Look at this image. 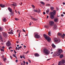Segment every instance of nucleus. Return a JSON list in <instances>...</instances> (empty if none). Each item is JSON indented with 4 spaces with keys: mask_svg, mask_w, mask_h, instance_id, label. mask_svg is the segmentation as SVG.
I'll return each instance as SVG.
<instances>
[{
    "mask_svg": "<svg viewBox=\"0 0 65 65\" xmlns=\"http://www.w3.org/2000/svg\"><path fill=\"white\" fill-rule=\"evenodd\" d=\"M63 52L62 50L60 49H58L57 50V52L56 53V55L57 56H59L61 55V53H62Z\"/></svg>",
    "mask_w": 65,
    "mask_h": 65,
    "instance_id": "obj_1",
    "label": "nucleus"
},
{
    "mask_svg": "<svg viewBox=\"0 0 65 65\" xmlns=\"http://www.w3.org/2000/svg\"><path fill=\"white\" fill-rule=\"evenodd\" d=\"M43 51L44 53L46 55H49L50 53V51H48V50L46 48L44 49Z\"/></svg>",
    "mask_w": 65,
    "mask_h": 65,
    "instance_id": "obj_2",
    "label": "nucleus"
},
{
    "mask_svg": "<svg viewBox=\"0 0 65 65\" xmlns=\"http://www.w3.org/2000/svg\"><path fill=\"white\" fill-rule=\"evenodd\" d=\"M44 38L46 39L48 42H50L51 41V39H50V38L48 37L45 34H44Z\"/></svg>",
    "mask_w": 65,
    "mask_h": 65,
    "instance_id": "obj_3",
    "label": "nucleus"
},
{
    "mask_svg": "<svg viewBox=\"0 0 65 65\" xmlns=\"http://www.w3.org/2000/svg\"><path fill=\"white\" fill-rule=\"evenodd\" d=\"M54 41L55 42H59L60 41V38H54Z\"/></svg>",
    "mask_w": 65,
    "mask_h": 65,
    "instance_id": "obj_4",
    "label": "nucleus"
},
{
    "mask_svg": "<svg viewBox=\"0 0 65 65\" xmlns=\"http://www.w3.org/2000/svg\"><path fill=\"white\" fill-rule=\"evenodd\" d=\"M56 13V11L55 10H54L53 12H50V14H52L53 15H55Z\"/></svg>",
    "mask_w": 65,
    "mask_h": 65,
    "instance_id": "obj_5",
    "label": "nucleus"
},
{
    "mask_svg": "<svg viewBox=\"0 0 65 65\" xmlns=\"http://www.w3.org/2000/svg\"><path fill=\"white\" fill-rule=\"evenodd\" d=\"M6 45L8 46H9L10 45H11V43H10V42L9 41H8V42H7L6 43Z\"/></svg>",
    "mask_w": 65,
    "mask_h": 65,
    "instance_id": "obj_6",
    "label": "nucleus"
},
{
    "mask_svg": "<svg viewBox=\"0 0 65 65\" xmlns=\"http://www.w3.org/2000/svg\"><path fill=\"white\" fill-rule=\"evenodd\" d=\"M49 24L51 26H53L54 24V22L53 21H50L49 22Z\"/></svg>",
    "mask_w": 65,
    "mask_h": 65,
    "instance_id": "obj_7",
    "label": "nucleus"
},
{
    "mask_svg": "<svg viewBox=\"0 0 65 65\" xmlns=\"http://www.w3.org/2000/svg\"><path fill=\"white\" fill-rule=\"evenodd\" d=\"M35 36L36 38H39L40 37V36L37 34H36L35 35Z\"/></svg>",
    "mask_w": 65,
    "mask_h": 65,
    "instance_id": "obj_8",
    "label": "nucleus"
},
{
    "mask_svg": "<svg viewBox=\"0 0 65 65\" xmlns=\"http://www.w3.org/2000/svg\"><path fill=\"white\" fill-rule=\"evenodd\" d=\"M0 41L2 42H3V38H2V36L1 35H0Z\"/></svg>",
    "mask_w": 65,
    "mask_h": 65,
    "instance_id": "obj_9",
    "label": "nucleus"
},
{
    "mask_svg": "<svg viewBox=\"0 0 65 65\" xmlns=\"http://www.w3.org/2000/svg\"><path fill=\"white\" fill-rule=\"evenodd\" d=\"M3 35L4 37H7V33L5 32H3Z\"/></svg>",
    "mask_w": 65,
    "mask_h": 65,
    "instance_id": "obj_10",
    "label": "nucleus"
},
{
    "mask_svg": "<svg viewBox=\"0 0 65 65\" xmlns=\"http://www.w3.org/2000/svg\"><path fill=\"white\" fill-rule=\"evenodd\" d=\"M13 4H11L12 6H17V4L14 2H12Z\"/></svg>",
    "mask_w": 65,
    "mask_h": 65,
    "instance_id": "obj_11",
    "label": "nucleus"
},
{
    "mask_svg": "<svg viewBox=\"0 0 65 65\" xmlns=\"http://www.w3.org/2000/svg\"><path fill=\"white\" fill-rule=\"evenodd\" d=\"M57 25L56 24H55L53 28V29L54 30V29H57Z\"/></svg>",
    "mask_w": 65,
    "mask_h": 65,
    "instance_id": "obj_12",
    "label": "nucleus"
},
{
    "mask_svg": "<svg viewBox=\"0 0 65 65\" xmlns=\"http://www.w3.org/2000/svg\"><path fill=\"white\" fill-rule=\"evenodd\" d=\"M58 19L57 18H55L54 19V21L55 22L57 23L58 22Z\"/></svg>",
    "mask_w": 65,
    "mask_h": 65,
    "instance_id": "obj_13",
    "label": "nucleus"
},
{
    "mask_svg": "<svg viewBox=\"0 0 65 65\" xmlns=\"http://www.w3.org/2000/svg\"><path fill=\"white\" fill-rule=\"evenodd\" d=\"M31 20H33L34 21H37V20H38V19H35V18H33V17H32L31 18Z\"/></svg>",
    "mask_w": 65,
    "mask_h": 65,
    "instance_id": "obj_14",
    "label": "nucleus"
},
{
    "mask_svg": "<svg viewBox=\"0 0 65 65\" xmlns=\"http://www.w3.org/2000/svg\"><path fill=\"white\" fill-rule=\"evenodd\" d=\"M50 15V18L51 19H54V16L52 14H51Z\"/></svg>",
    "mask_w": 65,
    "mask_h": 65,
    "instance_id": "obj_15",
    "label": "nucleus"
},
{
    "mask_svg": "<svg viewBox=\"0 0 65 65\" xmlns=\"http://www.w3.org/2000/svg\"><path fill=\"white\" fill-rule=\"evenodd\" d=\"M5 5H4L3 4H0V6L1 7H2L3 8L5 7Z\"/></svg>",
    "mask_w": 65,
    "mask_h": 65,
    "instance_id": "obj_16",
    "label": "nucleus"
},
{
    "mask_svg": "<svg viewBox=\"0 0 65 65\" xmlns=\"http://www.w3.org/2000/svg\"><path fill=\"white\" fill-rule=\"evenodd\" d=\"M34 55L36 57H39V55L37 53L35 54Z\"/></svg>",
    "mask_w": 65,
    "mask_h": 65,
    "instance_id": "obj_17",
    "label": "nucleus"
},
{
    "mask_svg": "<svg viewBox=\"0 0 65 65\" xmlns=\"http://www.w3.org/2000/svg\"><path fill=\"white\" fill-rule=\"evenodd\" d=\"M64 36H65V34H64L63 35H62L60 37L62 38H64Z\"/></svg>",
    "mask_w": 65,
    "mask_h": 65,
    "instance_id": "obj_18",
    "label": "nucleus"
},
{
    "mask_svg": "<svg viewBox=\"0 0 65 65\" xmlns=\"http://www.w3.org/2000/svg\"><path fill=\"white\" fill-rule=\"evenodd\" d=\"M60 61L62 63V64H64L65 63V60H62Z\"/></svg>",
    "mask_w": 65,
    "mask_h": 65,
    "instance_id": "obj_19",
    "label": "nucleus"
},
{
    "mask_svg": "<svg viewBox=\"0 0 65 65\" xmlns=\"http://www.w3.org/2000/svg\"><path fill=\"white\" fill-rule=\"evenodd\" d=\"M52 47H53V48H56V46L54 44H52Z\"/></svg>",
    "mask_w": 65,
    "mask_h": 65,
    "instance_id": "obj_20",
    "label": "nucleus"
},
{
    "mask_svg": "<svg viewBox=\"0 0 65 65\" xmlns=\"http://www.w3.org/2000/svg\"><path fill=\"white\" fill-rule=\"evenodd\" d=\"M8 33L10 34H13V30H11V31L10 32H8Z\"/></svg>",
    "mask_w": 65,
    "mask_h": 65,
    "instance_id": "obj_21",
    "label": "nucleus"
},
{
    "mask_svg": "<svg viewBox=\"0 0 65 65\" xmlns=\"http://www.w3.org/2000/svg\"><path fill=\"white\" fill-rule=\"evenodd\" d=\"M57 35L59 36H61L62 35V34L60 32H58L57 34Z\"/></svg>",
    "mask_w": 65,
    "mask_h": 65,
    "instance_id": "obj_22",
    "label": "nucleus"
},
{
    "mask_svg": "<svg viewBox=\"0 0 65 65\" xmlns=\"http://www.w3.org/2000/svg\"><path fill=\"white\" fill-rule=\"evenodd\" d=\"M8 9L10 12H12V9L9 8H8Z\"/></svg>",
    "mask_w": 65,
    "mask_h": 65,
    "instance_id": "obj_23",
    "label": "nucleus"
},
{
    "mask_svg": "<svg viewBox=\"0 0 65 65\" xmlns=\"http://www.w3.org/2000/svg\"><path fill=\"white\" fill-rule=\"evenodd\" d=\"M62 63L61 61H59L58 62V65H62Z\"/></svg>",
    "mask_w": 65,
    "mask_h": 65,
    "instance_id": "obj_24",
    "label": "nucleus"
},
{
    "mask_svg": "<svg viewBox=\"0 0 65 65\" xmlns=\"http://www.w3.org/2000/svg\"><path fill=\"white\" fill-rule=\"evenodd\" d=\"M57 55V53H56V54L55 53H54L53 54V57H56V55Z\"/></svg>",
    "mask_w": 65,
    "mask_h": 65,
    "instance_id": "obj_25",
    "label": "nucleus"
},
{
    "mask_svg": "<svg viewBox=\"0 0 65 65\" xmlns=\"http://www.w3.org/2000/svg\"><path fill=\"white\" fill-rule=\"evenodd\" d=\"M44 27H45V28H46L47 29L48 28V25H45L44 26Z\"/></svg>",
    "mask_w": 65,
    "mask_h": 65,
    "instance_id": "obj_26",
    "label": "nucleus"
},
{
    "mask_svg": "<svg viewBox=\"0 0 65 65\" xmlns=\"http://www.w3.org/2000/svg\"><path fill=\"white\" fill-rule=\"evenodd\" d=\"M40 3H41V4H42L43 5H45V4H44V3L43 2H40Z\"/></svg>",
    "mask_w": 65,
    "mask_h": 65,
    "instance_id": "obj_27",
    "label": "nucleus"
},
{
    "mask_svg": "<svg viewBox=\"0 0 65 65\" xmlns=\"http://www.w3.org/2000/svg\"><path fill=\"white\" fill-rule=\"evenodd\" d=\"M3 21L4 22H5L6 21V19L5 18H4V19H3Z\"/></svg>",
    "mask_w": 65,
    "mask_h": 65,
    "instance_id": "obj_28",
    "label": "nucleus"
},
{
    "mask_svg": "<svg viewBox=\"0 0 65 65\" xmlns=\"http://www.w3.org/2000/svg\"><path fill=\"white\" fill-rule=\"evenodd\" d=\"M46 13L47 14H48V13L49 12V10L47 9L46 11Z\"/></svg>",
    "mask_w": 65,
    "mask_h": 65,
    "instance_id": "obj_29",
    "label": "nucleus"
},
{
    "mask_svg": "<svg viewBox=\"0 0 65 65\" xmlns=\"http://www.w3.org/2000/svg\"><path fill=\"white\" fill-rule=\"evenodd\" d=\"M13 13H12V12H11V13H10V14L11 15H12V16H13V15H14Z\"/></svg>",
    "mask_w": 65,
    "mask_h": 65,
    "instance_id": "obj_30",
    "label": "nucleus"
},
{
    "mask_svg": "<svg viewBox=\"0 0 65 65\" xmlns=\"http://www.w3.org/2000/svg\"><path fill=\"white\" fill-rule=\"evenodd\" d=\"M63 57V55H60V58L61 59Z\"/></svg>",
    "mask_w": 65,
    "mask_h": 65,
    "instance_id": "obj_31",
    "label": "nucleus"
},
{
    "mask_svg": "<svg viewBox=\"0 0 65 65\" xmlns=\"http://www.w3.org/2000/svg\"><path fill=\"white\" fill-rule=\"evenodd\" d=\"M50 8H51V10L52 11L54 10V7H50Z\"/></svg>",
    "mask_w": 65,
    "mask_h": 65,
    "instance_id": "obj_32",
    "label": "nucleus"
},
{
    "mask_svg": "<svg viewBox=\"0 0 65 65\" xmlns=\"http://www.w3.org/2000/svg\"><path fill=\"white\" fill-rule=\"evenodd\" d=\"M6 60V57H5L4 59H3V61H4V62Z\"/></svg>",
    "mask_w": 65,
    "mask_h": 65,
    "instance_id": "obj_33",
    "label": "nucleus"
},
{
    "mask_svg": "<svg viewBox=\"0 0 65 65\" xmlns=\"http://www.w3.org/2000/svg\"><path fill=\"white\" fill-rule=\"evenodd\" d=\"M22 48V46H20V47H18V51L20 50V48Z\"/></svg>",
    "mask_w": 65,
    "mask_h": 65,
    "instance_id": "obj_34",
    "label": "nucleus"
},
{
    "mask_svg": "<svg viewBox=\"0 0 65 65\" xmlns=\"http://www.w3.org/2000/svg\"><path fill=\"white\" fill-rule=\"evenodd\" d=\"M13 57H15V58H16L17 59V56L13 54Z\"/></svg>",
    "mask_w": 65,
    "mask_h": 65,
    "instance_id": "obj_35",
    "label": "nucleus"
},
{
    "mask_svg": "<svg viewBox=\"0 0 65 65\" xmlns=\"http://www.w3.org/2000/svg\"><path fill=\"white\" fill-rule=\"evenodd\" d=\"M3 30V28H2V27H0V31H2Z\"/></svg>",
    "mask_w": 65,
    "mask_h": 65,
    "instance_id": "obj_36",
    "label": "nucleus"
},
{
    "mask_svg": "<svg viewBox=\"0 0 65 65\" xmlns=\"http://www.w3.org/2000/svg\"><path fill=\"white\" fill-rule=\"evenodd\" d=\"M22 57L24 58L25 59L26 58H25V56L23 54L22 55Z\"/></svg>",
    "mask_w": 65,
    "mask_h": 65,
    "instance_id": "obj_37",
    "label": "nucleus"
},
{
    "mask_svg": "<svg viewBox=\"0 0 65 65\" xmlns=\"http://www.w3.org/2000/svg\"><path fill=\"white\" fill-rule=\"evenodd\" d=\"M34 10L35 12H38V10H35V9H34Z\"/></svg>",
    "mask_w": 65,
    "mask_h": 65,
    "instance_id": "obj_38",
    "label": "nucleus"
},
{
    "mask_svg": "<svg viewBox=\"0 0 65 65\" xmlns=\"http://www.w3.org/2000/svg\"><path fill=\"white\" fill-rule=\"evenodd\" d=\"M46 6H51V5H50V4H46Z\"/></svg>",
    "mask_w": 65,
    "mask_h": 65,
    "instance_id": "obj_39",
    "label": "nucleus"
},
{
    "mask_svg": "<svg viewBox=\"0 0 65 65\" xmlns=\"http://www.w3.org/2000/svg\"><path fill=\"white\" fill-rule=\"evenodd\" d=\"M2 59H4V55H3L1 57Z\"/></svg>",
    "mask_w": 65,
    "mask_h": 65,
    "instance_id": "obj_40",
    "label": "nucleus"
},
{
    "mask_svg": "<svg viewBox=\"0 0 65 65\" xmlns=\"http://www.w3.org/2000/svg\"><path fill=\"white\" fill-rule=\"evenodd\" d=\"M15 20H16V21H18V20H19V19H18V18H15Z\"/></svg>",
    "mask_w": 65,
    "mask_h": 65,
    "instance_id": "obj_41",
    "label": "nucleus"
},
{
    "mask_svg": "<svg viewBox=\"0 0 65 65\" xmlns=\"http://www.w3.org/2000/svg\"><path fill=\"white\" fill-rule=\"evenodd\" d=\"M1 51H3V52H4V49H1Z\"/></svg>",
    "mask_w": 65,
    "mask_h": 65,
    "instance_id": "obj_42",
    "label": "nucleus"
},
{
    "mask_svg": "<svg viewBox=\"0 0 65 65\" xmlns=\"http://www.w3.org/2000/svg\"><path fill=\"white\" fill-rule=\"evenodd\" d=\"M23 62L24 63V65H25V64H26V62H25V61H23Z\"/></svg>",
    "mask_w": 65,
    "mask_h": 65,
    "instance_id": "obj_43",
    "label": "nucleus"
},
{
    "mask_svg": "<svg viewBox=\"0 0 65 65\" xmlns=\"http://www.w3.org/2000/svg\"><path fill=\"white\" fill-rule=\"evenodd\" d=\"M28 61H29V63H31V60H30L28 59Z\"/></svg>",
    "mask_w": 65,
    "mask_h": 65,
    "instance_id": "obj_44",
    "label": "nucleus"
},
{
    "mask_svg": "<svg viewBox=\"0 0 65 65\" xmlns=\"http://www.w3.org/2000/svg\"><path fill=\"white\" fill-rule=\"evenodd\" d=\"M32 6L33 7V8H35V6L34 5H32Z\"/></svg>",
    "mask_w": 65,
    "mask_h": 65,
    "instance_id": "obj_45",
    "label": "nucleus"
},
{
    "mask_svg": "<svg viewBox=\"0 0 65 65\" xmlns=\"http://www.w3.org/2000/svg\"><path fill=\"white\" fill-rule=\"evenodd\" d=\"M48 35H50V32L49 31L48 32Z\"/></svg>",
    "mask_w": 65,
    "mask_h": 65,
    "instance_id": "obj_46",
    "label": "nucleus"
},
{
    "mask_svg": "<svg viewBox=\"0 0 65 65\" xmlns=\"http://www.w3.org/2000/svg\"><path fill=\"white\" fill-rule=\"evenodd\" d=\"M22 30L23 31V32H26V31H25V30H24V29H22Z\"/></svg>",
    "mask_w": 65,
    "mask_h": 65,
    "instance_id": "obj_47",
    "label": "nucleus"
},
{
    "mask_svg": "<svg viewBox=\"0 0 65 65\" xmlns=\"http://www.w3.org/2000/svg\"><path fill=\"white\" fill-rule=\"evenodd\" d=\"M19 36H18V37H20V33H19L18 34Z\"/></svg>",
    "mask_w": 65,
    "mask_h": 65,
    "instance_id": "obj_48",
    "label": "nucleus"
},
{
    "mask_svg": "<svg viewBox=\"0 0 65 65\" xmlns=\"http://www.w3.org/2000/svg\"><path fill=\"white\" fill-rule=\"evenodd\" d=\"M21 65H24V63H23L21 62Z\"/></svg>",
    "mask_w": 65,
    "mask_h": 65,
    "instance_id": "obj_49",
    "label": "nucleus"
},
{
    "mask_svg": "<svg viewBox=\"0 0 65 65\" xmlns=\"http://www.w3.org/2000/svg\"><path fill=\"white\" fill-rule=\"evenodd\" d=\"M0 65H3L2 64V63L1 62H0Z\"/></svg>",
    "mask_w": 65,
    "mask_h": 65,
    "instance_id": "obj_50",
    "label": "nucleus"
},
{
    "mask_svg": "<svg viewBox=\"0 0 65 65\" xmlns=\"http://www.w3.org/2000/svg\"><path fill=\"white\" fill-rule=\"evenodd\" d=\"M61 17H64V15L63 14H61Z\"/></svg>",
    "mask_w": 65,
    "mask_h": 65,
    "instance_id": "obj_51",
    "label": "nucleus"
},
{
    "mask_svg": "<svg viewBox=\"0 0 65 65\" xmlns=\"http://www.w3.org/2000/svg\"><path fill=\"white\" fill-rule=\"evenodd\" d=\"M40 11H41L40 10H38V13L39 12H40Z\"/></svg>",
    "mask_w": 65,
    "mask_h": 65,
    "instance_id": "obj_52",
    "label": "nucleus"
},
{
    "mask_svg": "<svg viewBox=\"0 0 65 65\" xmlns=\"http://www.w3.org/2000/svg\"><path fill=\"white\" fill-rule=\"evenodd\" d=\"M15 49H16V50H18V47H16V48H15Z\"/></svg>",
    "mask_w": 65,
    "mask_h": 65,
    "instance_id": "obj_53",
    "label": "nucleus"
},
{
    "mask_svg": "<svg viewBox=\"0 0 65 65\" xmlns=\"http://www.w3.org/2000/svg\"><path fill=\"white\" fill-rule=\"evenodd\" d=\"M20 58H21V59H22V58H23V56H20Z\"/></svg>",
    "mask_w": 65,
    "mask_h": 65,
    "instance_id": "obj_54",
    "label": "nucleus"
},
{
    "mask_svg": "<svg viewBox=\"0 0 65 65\" xmlns=\"http://www.w3.org/2000/svg\"><path fill=\"white\" fill-rule=\"evenodd\" d=\"M10 48H11V47H10L9 48V50H10Z\"/></svg>",
    "mask_w": 65,
    "mask_h": 65,
    "instance_id": "obj_55",
    "label": "nucleus"
},
{
    "mask_svg": "<svg viewBox=\"0 0 65 65\" xmlns=\"http://www.w3.org/2000/svg\"><path fill=\"white\" fill-rule=\"evenodd\" d=\"M18 61L17 60H15V62H16V63H17V62H18Z\"/></svg>",
    "mask_w": 65,
    "mask_h": 65,
    "instance_id": "obj_56",
    "label": "nucleus"
},
{
    "mask_svg": "<svg viewBox=\"0 0 65 65\" xmlns=\"http://www.w3.org/2000/svg\"><path fill=\"white\" fill-rule=\"evenodd\" d=\"M2 48H5V47L2 46Z\"/></svg>",
    "mask_w": 65,
    "mask_h": 65,
    "instance_id": "obj_57",
    "label": "nucleus"
},
{
    "mask_svg": "<svg viewBox=\"0 0 65 65\" xmlns=\"http://www.w3.org/2000/svg\"><path fill=\"white\" fill-rule=\"evenodd\" d=\"M43 14H45V12H43Z\"/></svg>",
    "mask_w": 65,
    "mask_h": 65,
    "instance_id": "obj_58",
    "label": "nucleus"
},
{
    "mask_svg": "<svg viewBox=\"0 0 65 65\" xmlns=\"http://www.w3.org/2000/svg\"><path fill=\"white\" fill-rule=\"evenodd\" d=\"M56 9L57 10H58V8L57 7H56Z\"/></svg>",
    "mask_w": 65,
    "mask_h": 65,
    "instance_id": "obj_59",
    "label": "nucleus"
},
{
    "mask_svg": "<svg viewBox=\"0 0 65 65\" xmlns=\"http://www.w3.org/2000/svg\"><path fill=\"white\" fill-rule=\"evenodd\" d=\"M26 64H28V62H26Z\"/></svg>",
    "mask_w": 65,
    "mask_h": 65,
    "instance_id": "obj_60",
    "label": "nucleus"
},
{
    "mask_svg": "<svg viewBox=\"0 0 65 65\" xmlns=\"http://www.w3.org/2000/svg\"><path fill=\"white\" fill-rule=\"evenodd\" d=\"M48 15H47V19H48Z\"/></svg>",
    "mask_w": 65,
    "mask_h": 65,
    "instance_id": "obj_61",
    "label": "nucleus"
},
{
    "mask_svg": "<svg viewBox=\"0 0 65 65\" xmlns=\"http://www.w3.org/2000/svg\"><path fill=\"white\" fill-rule=\"evenodd\" d=\"M63 5H65V3H64V2H63Z\"/></svg>",
    "mask_w": 65,
    "mask_h": 65,
    "instance_id": "obj_62",
    "label": "nucleus"
},
{
    "mask_svg": "<svg viewBox=\"0 0 65 65\" xmlns=\"http://www.w3.org/2000/svg\"><path fill=\"white\" fill-rule=\"evenodd\" d=\"M10 56V58H11V59H12V57L11 56Z\"/></svg>",
    "mask_w": 65,
    "mask_h": 65,
    "instance_id": "obj_63",
    "label": "nucleus"
},
{
    "mask_svg": "<svg viewBox=\"0 0 65 65\" xmlns=\"http://www.w3.org/2000/svg\"><path fill=\"white\" fill-rule=\"evenodd\" d=\"M24 47H26V46L25 45L24 46Z\"/></svg>",
    "mask_w": 65,
    "mask_h": 65,
    "instance_id": "obj_64",
    "label": "nucleus"
}]
</instances>
